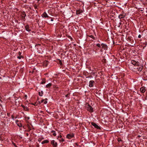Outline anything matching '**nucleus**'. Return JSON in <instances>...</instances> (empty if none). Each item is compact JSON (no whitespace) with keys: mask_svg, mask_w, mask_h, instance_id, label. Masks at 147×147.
Masks as SVG:
<instances>
[{"mask_svg":"<svg viewBox=\"0 0 147 147\" xmlns=\"http://www.w3.org/2000/svg\"><path fill=\"white\" fill-rule=\"evenodd\" d=\"M87 110L90 112H93V108L89 104H88L86 107Z\"/></svg>","mask_w":147,"mask_h":147,"instance_id":"f257e3e1","label":"nucleus"},{"mask_svg":"<svg viewBox=\"0 0 147 147\" xmlns=\"http://www.w3.org/2000/svg\"><path fill=\"white\" fill-rule=\"evenodd\" d=\"M42 16L43 18H46L49 17L48 16L45 12H44V13L42 14Z\"/></svg>","mask_w":147,"mask_h":147,"instance_id":"6e6552de","label":"nucleus"},{"mask_svg":"<svg viewBox=\"0 0 147 147\" xmlns=\"http://www.w3.org/2000/svg\"><path fill=\"white\" fill-rule=\"evenodd\" d=\"M44 99H43V100H42L41 101V102H39L40 104V103H42L43 102H44Z\"/></svg>","mask_w":147,"mask_h":147,"instance_id":"c85d7f7f","label":"nucleus"},{"mask_svg":"<svg viewBox=\"0 0 147 147\" xmlns=\"http://www.w3.org/2000/svg\"><path fill=\"white\" fill-rule=\"evenodd\" d=\"M62 136L61 135H60L59 136H58V138H61Z\"/></svg>","mask_w":147,"mask_h":147,"instance_id":"2f4dec72","label":"nucleus"},{"mask_svg":"<svg viewBox=\"0 0 147 147\" xmlns=\"http://www.w3.org/2000/svg\"><path fill=\"white\" fill-rule=\"evenodd\" d=\"M47 99L46 98L45 99H44V103L45 104H46L47 103Z\"/></svg>","mask_w":147,"mask_h":147,"instance_id":"5701e85b","label":"nucleus"},{"mask_svg":"<svg viewBox=\"0 0 147 147\" xmlns=\"http://www.w3.org/2000/svg\"><path fill=\"white\" fill-rule=\"evenodd\" d=\"M143 68V66L142 65H140V66H139L136 68L138 71H141L142 70Z\"/></svg>","mask_w":147,"mask_h":147,"instance_id":"ddd939ff","label":"nucleus"},{"mask_svg":"<svg viewBox=\"0 0 147 147\" xmlns=\"http://www.w3.org/2000/svg\"><path fill=\"white\" fill-rule=\"evenodd\" d=\"M141 37V36L140 34H139L138 36V38H140Z\"/></svg>","mask_w":147,"mask_h":147,"instance_id":"c756f323","label":"nucleus"},{"mask_svg":"<svg viewBox=\"0 0 147 147\" xmlns=\"http://www.w3.org/2000/svg\"><path fill=\"white\" fill-rule=\"evenodd\" d=\"M82 11L81 10H76V13L77 14H80L81 13H82Z\"/></svg>","mask_w":147,"mask_h":147,"instance_id":"f3484780","label":"nucleus"},{"mask_svg":"<svg viewBox=\"0 0 147 147\" xmlns=\"http://www.w3.org/2000/svg\"><path fill=\"white\" fill-rule=\"evenodd\" d=\"M67 95H65V97H67Z\"/></svg>","mask_w":147,"mask_h":147,"instance_id":"4c0bfd02","label":"nucleus"},{"mask_svg":"<svg viewBox=\"0 0 147 147\" xmlns=\"http://www.w3.org/2000/svg\"><path fill=\"white\" fill-rule=\"evenodd\" d=\"M89 37L90 38H92V39H93L94 40L95 39V38L94 37V36L93 35H90V36H89Z\"/></svg>","mask_w":147,"mask_h":147,"instance_id":"b1692460","label":"nucleus"},{"mask_svg":"<svg viewBox=\"0 0 147 147\" xmlns=\"http://www.w3.org/2000/svg\"><path fill=\"white\" fill-rule=\"evenodd\" d=\"M59 140L60 142H63L64 141V140L63 138H61V139Z\"/></svg>","mask_w":147,"mask_h":147,"instance_id":"393cba45","label":"nucleus"},{"mask_svg":"<svg viewBox=\"0 0 147 147\" xmlns=\"http://www.w3.org/2000/svg\"><path fill=\"white\" fill-rule=\"evenodd\" d=\"M34 7L35 9H37L38 8V6L36 5H34Z\"/></svg>","mask_w":147,"mask_h":147,"instance_id":"bb28decb","label":"nucleus"},{"mask_svg":"<svg viewBox=\"0 0 147 147\" xmlns=\"http://www.w3.org/2000/svg\"><path fill=\"white\" fill-rule=\"evenodd\" d=\"M131 63L135 66H138L140 65V63L138 61H136L135 60L131 61Z\"/></svg>","mask_w":147,"mask_h":147,"instance_id":"f03ea898","label":"nucleus"},{"mask_svg":"<svg viewBox=\"0 0 147 147\" xmlns=\"http://www.w3.org/2000/svg\"><path fill=\"white\" fill-rule=\"evenodd\" d=\"M38 1H40V0H37Z\"/></svg>","mask_w":147,"mask_h":147,"instance_id":"58836bf2","label":"nucleus"},{"mask_svg":"<svg viewBox=\"0 0 147 147\" xmlns=\"http://www.w3.org/2000/svg\"><path fill=\"white\" fill-rule=\"evenodd\" d=\"M126 16V14L124 13H122L119 15V18L120 19H121L125 18Z\"/></svg>","mask_w":147,"mask_h":147,"instance_id":"0eeeda50","label":"nucleus"},{"mask_svg":"<svg viewBox=\"0 0 147 147\" xmlns=\"http://www.w3.org/2000/svg\"><path fill=\"white\" fill-rule=\"evenodd\" d=\"M51 143L53 145L54 147H56L57 146V143L54 140H52L51 141Z\"/></svg>","mask_w":147,"mask_h":147,"instance_id":"9b49d317","label":"nucleus"},{"mask_svg":"<svg viewBox=\"0 0 147 147\" xmlns=\"http://www.w3.org/2000/svg\"><path fill=\"white\" fill-rule=\"evenodd\" d=\"M46 79L45 78L43 79H42V81L41 82V84H44L46 82Z\"/></svg>","mask_w":147,"mask_h":147,"instance_id":"a211bd4d","label":"nucleus"},{"mask_svg":"<svg viewBox=\"0 0 147 147\" xmlns=\"http://www.w3.org/2000/svg\"><path fill=\"white\" fill-rule=\"evenodd\" d=\"M140 91L144 93L146 91V89L142 87L140 88Z\"/></svg>","mask_w":147,"mask_h":147,"instance_id":"dca6fc26","label":"nucleus"},{"mask_svg":"<svg viewBox=\"0 0 147 147\" xmlns=\"http://www.w3.org/2000/svg\"><path fill=\"white\" fill-rule=\"evenodd\" d=\"M48 142H49V141L47 140H45L44 141H43V142H42V144H44L45 143H48Z\"/></svg>","mask_w":147,"mask_h":147,"instance_id":"aec40b11","label":"nucleus"},{"mask_svg":"<svg viewBox=\"0 0 147 147\" xmlns=\"http://www.w3.org/2000/svg\"><path fill=\"white\" fill-rule=\"evenodd\" d=\"M26 16V14L25 13V12H24V11L23 12H22V19L23 20H25V18Z\"/></svg>","mask_w":147,"mask_h":147,"instance_id":"1a4fd4ad","label":"nucleus"},{"mask_svg":"<svg viewBox=\"0 0 147 147\" xmlns=\"http://www.w3.org/2000/svg\"><path fill=\"white\" fill-rule=\"evenodd\" d=\"M53 19H51V21H53Z\"/></svg>","mask_w":147,"mask_h":147,"instance_id":"c9c22d12","label":"nucleus"},{"mask_svg":"<svg viewBox=\"0 0 147 147\" xmlns=\"http://www.w3.org/2000/svg\"><path fill=\"white\" fill-rule=\"evenodd\" d=\"M94 82L93 80H91L89 82V86L90 87H93L94 86Z\"/></svg>","mask_w":147,"mask_h":147,"instance_id":"39448f33","label":"nucleus"},{"mask_svg":"<svg viewBox=\"0 0 147 147\" xmlns=\"http://www.w3.org/2000/svg\"><path fill=\"white\" fill-rule=\"evenodd\" d=\"M18 54L20 56H21V53L20 52H19V53H18Z\"/></svg>","mask_w":147,"mask_h":147,"instance_id":"473e14b6","label":"nucleus"},{"mask_svg":"<svg viewBox=\"0 0 147 147\" xmlns=\"http://www.w3.org/2000/svg\"><path fill=\"white\" fill-rule=\"evenodd\" d=\"M102 48L104 50H107L108 49V47L106 44L102 43L101 44Z\"/></svg>","mask_w":147,"mask_h":147,"instance_id":"20e7f679","label":"nucleus"},{"mask_svg":"<svg viewBox=\"0 0 147 147\" xmlns=\"http://www.w3.org/2000/svg\"><path fill=\"white\" fill-rule=\"evenodd\" d=\"M49 62L47 61H45L43 62V65L45 67H47L48 64L49 63Z\"/></svg>","mask_w":147,"mask_h":147,"instance_id":"9d476101","label":"nucleus"},{"mask_svg":"<svg viewBox=\"0 0 147 147\" xmlns=\"http://www.w3.org/2000/svg\"><path fill=\"white\" fill-rule=\"evenodd\" d=\"M91 124L95 128H96L97 129H100V127L95 123L93 122H92L91 123Z\"/></svg>","mask_w":147,"mask_h":147,"instance_id":"7ed1b4c3","label":"nucleus"},{"mask_svg":"<svg viewBox=\"0 0 147 147\" xmlns=\"http://www.w3.org/2000/svg\"><path fill=\"white\" fill-rule=\"evenodd\" d=\"M118 142H120L121 141V138H118Z\"/></svg>","mask_w":147,"mask_h":147,"instance_id":"7c9ffc66","label":"nucleus"},{"mask_svg":"<svg viewBox=\"0 0 147 147\" xmlns=\"http://www.w3.org/2000/svg\"><path fill=\"white\" fill-rule=\"evenodd\" d=\"M26 31L30 32L31 31L30 29V27L28 25H27L25 27Z\"/></svg>","mask_w":147,"mask_h":147,"instance_id":"f8f14e48","label":"nucleus"},{"mask_svg":"<svg viewBox=\"0 0 147 147\" xmlns=\"http://www.w3.org/2000/svg\"><path fill=\"white\" fill-rule=\"evenodd\" d=\"M59 63L60 65L61 64H62V63L61 61V60L60 61H59Z\"/></svg>","mask_w":147,"mask_h":147,"instance_id":"72a5a7b5","label":"nucleus"},{"mask_svg":"<svg viewBox=\"0 0 147 147\" xmlns=\"http://www.w3.org/2000/svg\"><path fill=\"white\" fill-rule=\"evenodd\" d=\"M43 93V92L42 91H41V92H38V94L40 96H42V94Z\"/></svg>","mask_w":147,"mask_h":147,"instance_id":"6ab92c4d","label":"nucleus"},{"mask_svg":"<svg viewBox=\"0 0 147 147\" xmlns=\"http://www.w3.org/2000/svg\"><path fill=\"white\" fill-rule=\"evenodd\" d=\"M96 45L97 47H99V48H100L101 46V45L99 43L97 44Z\"/></svg>","mask_w":147,"mask_h":147,"instance_id":"4be33fe9","label":"nucleus"},{"mask_svg":"<svg viewBox=\"0 0 147 147\" xmlns=\"http://www.w3.org/2000/svg\"><path fill=\"white\" fill-rule=\"evenodd\" d=\"M22 106L24 110L25 111H28V108L27 107H26L24 105H22Z\"/></svg>","mask_w":147,"mask_h":147,"instance_id":"4468645a","label":"nucleus"},{"mask_svg":"<svg viewBox=\"0 0 147 147\" xmlns=\"http://www.w3.org/2000/svg\"><path fill=\"white\" fill-rule=\"evenodd\" d=\"M146 12L147 13V7L146 8Z\"/></svg>","mask_w":147,"mask_h":147,"instance_id":"e433bc0d","label":"nucleus"},{"mask_svg":"<svg viewBox=\"0 0 147 147\" xmlns=\"http://www.w3.org/2000/svg\"><path fill=\"white\" fill-rule=\"evenodd\" d=\"M20 127H22V125L21 123L19 124L18 123L17 124Z\"/></svg>","mask_w":147,"mask_h":147,"instance_id":"a878e982","label":"nucleus"},{"mask_svg":"<svg viewBox=\"0 0 147 147\" xmlns=\"http://www.w3.org/2000/svg\"><path fill=\"white\" fill-rule=\"evenodd\" d=\"M22 55H21L20 56H18L17 58L18 59H20L21 57H22Z\"/></svg>","mask_w":147,"mask_h":147,"instance_id":"cd10ccee","label":"nucleus"},{"mask_svg":"<svg viewBox=\"0 0 147 147\" xmlns=\"http://www.w3.org/2000/svg\"><path fill=\"white\" fill-rule=\"evenodd\" d=\"M18 122V120H16V123H17Z\"/></svg>","mask_w":147,"mask_h":147,"instance_id":"f704fd0d","label":"nucleus"},{"mask_svg":"<svg viewBox=\"0 0 147 147\" xmlns=\"http://www.w3.org/2000/svg\"><path fill=\"white\" fill-rule=\"evenodd\" d=\"M74 137V134L72 133L68 134L66 136V138H73Z\"/></svg>","mask_w":147,"mask_h":147,"instance_id":"423d86ee","label":"nucleus"},{"mask_svg":"<svg viewBox=\"0 0 147 147\" xmlns=\"http://www.w3.org/2000/svg\"><path fill=\"white\" fill-rule=\"evenodd\" d=\"M51 133H52V134L54 136H55L56 135V134L55 133V132L54 131H51Z\"/></svg>","mask_w":147,"mask_h":147,"instance_id":"412c9836","label":"nucleus"},{"mask_svg":"<svg viewBox=\"0 0 147 147\" xmlns=\"http://www.w3.org/2000/svg\"><path fill=\"white\" fill-rule=\"evenodd\" d=\"M52 84L51 83H49L46 86V87L47 88H50V87L52 86Z\"/></svg>","mask_w":147,"mask_h":147,"instance_id":"2eb2a0df","label":"nucleus"}]
</instances>
